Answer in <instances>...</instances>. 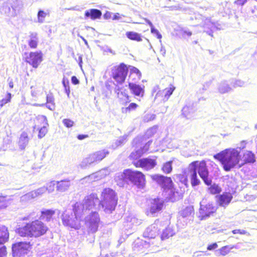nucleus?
I'll return each mask as SVG.
<instances>
[{
    "label": "nucleus",
    "instance_id": "5",
    "mask_svg": "<svg viewBox=\"0 0 257 257\" xmlns=\"http://www.w3.org/2000/svg\"><path fill=\"white\" fill-rule=\"evenodd\" d=\"M101 197L99 205L105 212L111 213L115 210L118 198L114 190L110 188H104L101 192Z\"/></svg>",
    "mask_w": 257,
    "mask_h": 257
},
{
    "label": "nucleus",
    "instance_id": "56",
    "mask_svg": "<svg viewBox=\"0 0 257 257\" xmlns=\"http://www.w3.org/2000/svg\"><path fill=\"white\" fill-rule=\"evenodd\" d=\"M183 35H187L188 37H190L192 35V32L190 31H185L183 33Z\"/></svg>",
    "mask_w": 257,
    "mask_h": 257
},
{
    "label": "nucleus",
    "instance_id": "7",
    "mask_svg": "<svg viewBox=\"0 0 257 257\" xmlns=\"http://www.w3.org/2000/svg\"><path fill=\"white\" fill-rule=\"evenodd\" d=\"M128 72V67L124 63L114 66L111 69L110 77L116 85H122L125 81Z\"/></svg>",
    "mask_w": 257,
    "mask_h": 257
},
{
    "label": "nucleus",
    "instance_id": "61",
    "mask_svg": "<svg viewBox=\"0 0 257 257\" xmlns=\"http://www.w3.org/2000/svg\"><path fill=\"white\" fill-rule=\"evenodd\" d=\"M39 126H43V125H42V124H42V121H39Z\"/></svg>",
    "mask_w": 257,
    "mask_h": 257
},
{
    "label": "nucleus",
    "instance_id": "35",
    "mask_svg": "<svg viewBox=\"0 0 257 257\" xmlns=\"http://www.w3.org/2000/svg\"><path fill=\"white\" fill-rule=\"evenodd\" d=\"M209 186L210 187L207 188V191L210 194L214 195L219 194L221 191V188L217 184H213Z\"/></svg>",
    "mask_w": 257,
    "mask_h": 257
},
{
    "label": "nucleus",
    "instance_id": "59",
    "mask_svg": "<svg viewBox=\"0 0 257 257\" xmlns=\"http://www.w3.org/2000/svg\"><path fill=\"white\" fill-rule=\"evenodd\" d=\"M147 23L149 25V26L151 27V28L154 27L153 24L150 21L147 20Z\"/></svg>",
    "mask_w": 257,
    "mask_h": 257
},
{
    "label": "nucleus",
    "instance_id": "3",
    "mask_svg": "<svg viewBox=\"0 0 257 257\" xmlns=\"http://www.w3.org/2000/svg\"><path fill=\"white\" fill-rule=\"evenodd\" d=\"M214 158L221 163L226 172L235 167L239 168L240 152L236 148L226 149L214 155Z\"/></svg>",
    "mask_w": 257,
    "mask_h": 257
},
{
    "label": "nucleus",
    "instance_id": "32",
    "mask_svg": "<svg viewBox=\"0 0 257 257\" xmlns=\"http://www.w3.org/2000/svg\"><path fill=\"white\" fill-rule=\"evenodd\" d=\"M172 161H169L164 163L162 166L161 170L165 174H170L173 170Z\"/></svg>",
    "mask_w": 257,
    "mask_h": 257
},
{
    "label": "nucleus",
    "instance_id": "46",
    "mask_svg": "<svg viewBox=\"0 0 257 257\" xmlns=\"http://www.w3.org/2000/svg\"><path fill=\"white\" fill-rule=\"evenodd\" d=\"M7 253V248L6 246L0 247V257H6Z\"/></svg>",
    "mask_w": 257,
    "mask_h": 257
},
{
    "label": "nucleus",
    "instance_id": "47",
    "mask_svg": "<svg viewBox=\"0 0 257 257\" xmlns=\"http://www.w3.org/2000/svg\"><path fill=\"white\" fill-rule=\"evenodd\" d=\"M247 2V0H235L234 2V4L237 6L242 7Z\"/></svg>",
    "mask_w": 257,
    "mask_h": 257
},
{
    "label": "nucleus",
    "instance_id": "19",
    "mask_svg": "<svg viewBox=\"0 0 257 257\" xmlns=\"http://www.w3.org/2000/svg\"><path fill=\"white\" fill-rule=\"evenodd\" d=\"M98 200L96 194L92 193L86 196L84 199V203L82 205L83 208L90 210L95 206V202Z\"/></svg>",
    "mask_w": 257,
    "mask_h": 257
},
{
    "label": "nucleus",
    "instance_id": "2",
    "mask_svg": "<svg viewBox=\"0 0 257 257\" xmlns=\"http://www.w3.org/2000/svg\"><path fill=\"white\" fill-rule=\"evenodd\" d=\"M188 171L190 173V179L192 187L197 186L200 183L197 177V173L205 184L210 185L212 183V180L209 178V173L205 161H194L192 162L189 165Z\"/></svg>",
    "mask_w": 257,
    "mask_h": 257
},
{
    "label": "nucleus",
    "instance_id": "53",
    "mask_svg": "<svg viewBox=\"0 0 257 257\" xmlns=\"http://www.w3.org/2000/svg\"><path fill=\"white\" fill-rule=\"evenodd\" d=\"M89 137L88 135L80 134L77 136V138L79 140H82Z\"/></svg>",
    "mask_w": 257,
    "mask_h": 257
},
{
    "label": "nucleus",
    "instance_id": "24",
    "mask_svg": "<svg viewBox=\"0 0 257 257\" xmlns=\"http://www.w3.org/2000/svg\"><path fill=\"white\" fill-rule=\"evenodd\" d=\"M9 238V232L5 225L0 226V245H2L7 242Z\"/></svg>",
    "mask_w": 257,
    "mask_h": 257
},
{
    "label": "nucleus",
    "instance_id": "1",
    "mask_svg": "<svg viewBox=\"0 0 257 257\" xmlns=\"http://www.w3.org/2000/svg\"><path fill=\"white\" fill-rule=\"evenodd\" d=\"M49 231L48 226L39 219L19 225L16 232L23 237L38 238L45 235Z\"/></svg>",
    "mask_w": 257,
    "mask_h": 257
},
{
    "label": "nucleus",
    "instance_id": "44",
    "mask_svg": "<svg viewBox=\"0 0 257 257\" xmlns=\"http://www.w3.org/2000/svg\"><path fill=\"white\" fill-rule=\"evenodd\" d=\"M62 84L63 86L65 88V90L66 93L68 95H69L70 92V87H69V82L67 79L63 78L62 80Z\"/></svg>",
    "mask_w": 257,
    "mask_h": 257
},
{
    "label": "nucleus",
    "instance_id": "25",
    "mask_svg": "<svg viewBox=\"0 0 257 257\" xmlns=\"http://www.w3.org/2000/svg\"><path fill=\"white\" fill-rule=\"evenodd\" d=\"M55 214V211L52 209H47L41 212L40 218L47 222L53 219V216Z\"/></svg>",
    "mask_w": 257,
    "mask_h": 257
},
{
    "label": "nucleus",
    "instance_id": "33",
    "mask_svg": "<svg viewBox=\"0 0 257 257\" xmlns=\"http://www.w3.org/2000/svg\"><path fill=\"white\" fill-rule=\"evenodd\" d=\"M194 212L193 207L192 206H187L182 209L180 212V215L185 218L190 216Z\"/></svg>",
    "mask_w": 257,
    "mask_h": 257
},
{
    "label": "nucleus",
    "instance_id": "39",
    "mask_svg": "<svg viewBox=\"0 0 257 257\" xmlns=\"http://www.w3.org/2000/svg\"><path fill=\"white\" fill-rule=\"evenodd\" d=\"M139 105L134 102L131 103L129 105L122 109V112L124 113H130L131 111L136 110Z\"/></svg>",
    "mask_w": 257,
    "mask_h": 257
},
{
    "label": "nucleus",
    "instance_id": "37",
    "mask_svg": "<svg viewBox=\"0 0 257 257\" xmlns=\"http://www.w3.org/2000/svg\"><path fill=\"white\" fill-rule=\"evenodd\" d=\"M99 219L90 221L89 222V226H88V230L89 232L90 233H94L98 230V223H99Z\"/></svg>",
    "mask_w": 257,
    "mask_h": 257
},
{
    "label": "nucleus",
    "instance_id": "51",
    "mask_svg": "<svg viewBox=\"0 0 257 257\" xmlns=\"http://www.w3.org/2000/svg\"><path fill=\"white\" fill-rule=\"evenodd\" d=\"M151 31L152 33L156 34L158 38L161 39L162 38V36L159 33V31L155 29L154 27L151 28Z\"/></svg>",
    "mask_w": 257,
    "mask_h": 257
},
{
    "label": "nucleus",
    "instance_id": "60",
    "mask_svg": "<svg viewBox=\"0 0 257 257\" xmlns=\"http://www.w3.org/2000/svg\"><path fill=\"white\" fill-rule=\"evenodd\" d=\"M141 143V141L140 140H138L136 142V145H139Z\"/></svg>",
    "mask_w": 257,
    "mask_h": 257
},
{
    "label": "nucleus",
    "instance_id": "15",
    "mask_svg": "<svg viewBox=\"0 0 257 257\" xmlns=\"http://www.w3.org/2000/svg\"><path fill=\"white\" fill-rule=\"evenodd\" d=\"M175 89V87L171 84L169 87L159 90L156 94L155 99L160 102H165L168 100Z\"/></svg>",
    "mask_w": 257,
    "mask_h": 257
},
{
    "label": "nucleus",
    "instance_id": "55",
    "mask_svg": "<svg viewBox=\"0 0 257 257\" xmlns=\"http://www.w3.org/2000/svg\"><path fill=\"white\" fill-rule=\"evenodd\" d=\"M120 18L119 14L118 13L115 14L112 18L113 20H118Z\"/></svg>",
    "mask_w": 257,
    "mask_h": 257
},
{
    "label": "nucleus",
    "instance_id": "20",
    "mask_svg": "<svg viewBox=\"0 0 257 257\" xmlns=\"http://www.w3.org/2000/svg\"><path fill=\"white\" fill-rule=\"evenodd\" d=\"M232 199L231 193L224 192L217 196V203L219 206L225 207L230 203Z\"/></svg>",
    "mask_w": 257,
    "mask_h": 257
},
{
    "label": "nucleus",
    "instance_id": "26",
    "mask_svg": "<svg viewBox=\"0 0 257 257\" xmlns=\"http://www.w3.org/2000/svg\"><path fill=\"white\" fill-rule=\"evenodd\" d=\"M97 163L104 159L109 154V152L106 149L99 150L92 153Z\"/></svg>",
    "mask_w": 257,
    "mask_h": 257
},
{
    "label": "nucleus",
    "instance_id": "41",
    "mask_svg": "<svg viewBox=\"0 0 257 257\" xmlns=\"http://www.w3.org/2000/svg\"><path fill=\"white\" fill-rule=\"evenodd\" d=\"M12 95L10 92H8L6 94V97L5 98H3L0 101V107H2L6 104L10 102L11 100Z\"/></svg>",
    "mask_w": 257,
    "mask_h": 257
},
{
    "label": "nucleus",
    "instance_id": "52",
    "mask_svg": "<svg viewBox=\"0 0 257 257\" xmlns=\"http://www.w3.org/2000/svg\"><path fill=\"white\" fill-rule=\"evenodd\" d=\"M71 81L73 84L76 85L79 84V81L75 76H73L71 77Z\"/></svg>",
    "mask_w": 257,
    "mask_h": 257
},
{
    "label": "nucleus",
    "instance_id": "18",
    "mask_svg": "<svg viewBox=\"0 0 257 257\" xmlns=\"http://www.w3.org/2000/svg\"><path fill=\"white\" fill-rule=\"evenodd\" d=\"M128 87L131 93L135 96L143 97L145 93V86L137 84L135 82H130Z\"/></svg>",
    "mask_w": 257,
    "mask_h": 257
},
{
    "label": "nucleus",
    "instance_id": "57",
    "mask_svg": "<svg viewBox=\"0 0 257 257\" xmlns=\"http://www.w3.org/2000/svg\"><path fill=\"white\" fill-rule=\"evenodd\" d=\"M110 15H111V14L110 13H106L105 14H104V17L106 18V19H108L110 18Z\"/></svg>",
    "mask_w": 257,
    "mask_h": 257
},
{
    "label": "nucleus",
    "instance_id": "54",
    "mask_svg": "<svg viewBox=\"0 0 257 257\" xmlns=\"http://www.w3.org/2000/svg\"><path fill=\"white\" fill-rule=\"evenodd\" d=\"M8 81L9 82V86L10 88H13L14 87V82L12 79L8 78Z\"/></svg>",
    "mask_w": 257,
    "mask_h": 257
},
{
    "label": "nucleus",
    "instance_id": "31",
    "mask_svg": "<svg viewBox=\"0 0 257 257\" xmlns=\"http://www.w3.org/2000/svg\"><path fill=\"white\" fill-rule=\"evenodd\" d=\"M82 205L76 202L73 205V211L74 213V215H76L78 218H80L81 217V215L83 213V211L84 208H82Z\"/></svg>",
    "mask_w": 257,
    "mask_h": 257
},
{
    "label": "nucleus",
    "instance_id": "40",
    "mask_svg": "<svg viewBox=\"0 0 257 257\" xmlns=\"http://www.w3.org/2000/svg\"><path fill=\"white\" fill-rule=\"evenodd\" d=\"M84 163H85L86 165L97 164L92 153L89 154L88 156L84 159Z\"/></svg>",
    "mask_w": 257,
    "mask_h": 257
},
{
    "label": "nucleus",
    "instance_id": "64",
    "mask_svg": "<svg viewBox=\"0 0 257 257\" xmlns=\"http://www.w3.org/2000/svg\"><path fill=\"white\" fill-rule=\"evenodd\" d=\"M128 97H129L128 95H126L127 98H128Z\"/></svg>",
    "mask_w": 257,
    "mask_h": 257
},
{
    "label": "nucleus",
    "instance_id": "58",
    "mask_svg": "<svg viewBox=\"0 0 257 257\" xmlns=\"http://www.w3.org/2000/svg\"><path fill=\"white\" fill-rule=\"evenodd\" d=\"M241 144L243 145V146H242V148H244L245 147V145L246 144V141H242L241 142Z\"/></svg>",
    "mask_w": 257,
    "mask_h": 257
},
{
    "label": "nucleus",
    "instance_id": "49",
    "mask_svg": "<svg viewBox=\"0 0 257 257\" xmlns=\"http://www.w3.org/2000/svg\"><path fill=\"white\" fill-rule=\"evenodd\" d=\"M218 244L216 242H214L210 244H208L207 247V249L208 250H212L216 249L218 247Z\"/></svg>",
    "mask_w": 257,
    "mask_h": 257
},
{
    "label": "nucleus",
    "instance_id": "38",
    "mask_svg": "<svg viewBox=\"0 0 257 257\" xmlns=\"http://www.w3.org/2000/svg\"><path fill=\"white\" fill-rule=\"evenodd\" d=\"M234 247V245H229L223 246L219 249V253L222 256H225L230 252V250L233 249Z\"/></svg>",
    "mask_w": 257,
    "mask_h": 257
},
{
    "label": "nucleus",
    "instance_id": "21",
    "mask_svg": "<svg viewBox=\"0 0 257 257\" xmlns=\"http://www.w3.org/2000/svg\"><path fill=\"white\" fill-rule=\"evenodd\" d=\"M159 229L157 225L151 224L144 232V236L148 238H154L159 234Z\"/></svg>",
    "mask_w": 257,
    "mask_h": 257
},
{
    "label": "nucleus",
    "instance_id": "50",
    "mask_svg": "<svg viewBox=\"0 0 257 257\" xmlns=\"http://www.w3.org/2000/svg\"><path fill=\"white\" fill-rule=\"evenodd\" d=\"M191 108L189 106H184L182 109V114L186 116V115L190 112Z\"/></svg>",
    "mask_w": 257,
    "mask_h": 257
},
{
    "label": "nucleus",
    "instance_id": "13",
    "mask_svg": "<svg viewBox=\"0 0 257 257\" xmlns=\"http://www.w3.org/2000/svg\"><path fill=\"white\" fill-rule=\"evenodd\" d=\"M217 210L213 202H208L205 205H201L200 208V219H205L213 215Z\"/></svg>",
    "mask_w": 257,
    "mask_h": 257
},
{
    "label": "nucleus",
    "instance_id": "30",
    "mask_svg": "<svg viewBox=\"0 0 257 257\" xmlns=\"http://www.w3.org/2000/svg\"><path fill=\"white\" fill-rule=\"evenodd\" d=\"M125 35L126 37L131 40L137 42H141L142 41L141 35L137 32L128 31L125 33Z\"/></svg>",
    "mask_w": 257,
    "mask_h": 257
},
{
    "label": "nucleus",
    "instance_id": "62",
    "mask_svg": "<svg viewBox=\"0 0 257 257\" xmlns=\"http://www.w3.org/2000/svg\"><path fill=\"white\" fill-rule=\"evenodd\" d=\"M252 12L253 14H255L256 12H257V9L255 10H252ZM255 15H256V14H255Z\"/></svg>",
    "mask_w": 257,
    "mask_h": 257
},
{
    "label": "nucleus",
    "instance_id": "36",
    "mask_svg": "<svg viewBox=\"0 0 257 257\" xmlns=\"http://www.w3.org/2000/svg\"><path fill=\"white\" fill-rule=\"evenodd\" d=\"M46 100L47 107L50 110H54L55 109V105L54 97L52 93L47 95Z\"/></svg>",
    "mask_w": 257,
    "mask_h": 257
},
{
    "label": "nucleus",
    "instance_id": "6",
    "mask_svg": "<svg viewBox=\"0 0 257 257\" xmlns=\"http://www.w3.org/2000/svg\"><path fill=\"white\" fill-rule=\"evenodd\" d=\"M123 180L130 182L139 189H144L146 185L145 175L141 171L126 169L122 172Z\"/></svg>",
    "mask_w": 257,
    "mask_h": 257
},
{
    "label": "nucleus",
    "instance_id": "8",
    "mask_svg": "<svg viewBox=\"0 0 257 257\" xmlns=\"http://www.w3.org/2000/svg\"><path fill=\"white\" fill-rule=\"evenodd\" d=\"M151 178L160 186L164 192L174 188V184L170 177L159 174H154L151 175Z\"/></svg>",
    "mask_w": 257,
    "mask_h": 257
},
{
    "label": "nucleus",
    "instance_id": "11",
    "mask_svg": "<svg viewBox=\"0 0 257 257\" xmlns=\"http://www.w3.org/2000/svg\"><path fill=\"white\" fill-rule=\"evenodd\" d=\"M43 53L41 51L31 52L25 57V61L31 65L34 68H37L43 61Z\"/></svg>",
    "mask_w": 257,
    "mask_h": 257
},
{
    "label": "nucleus",
    "instance_id": "22",
    "mask_svg": "<svg viewBox=\"0 0 257 257\" xmlns=\"http://www.w3.org/2000/svg\"><path fill=\"white\" fill-rule=\"evenodd\" d=\"M39 37L38 35L35 32H31L28 37L27 43L29 48L31 49H36L37 48L39 45Z\"/></svg>",
    "mask_w": 257,
    "mask_h": 257
},
{
    "label": "nucleus",
    "instance_id": "12",
    "mask_svg": "<svg viewBox=\"0 0 257 257\" xmlns=\"http://www.w3.org/2000/svg\"><path fill=\"white\" fill-rule=\"evenodd\" d=\"M55 188V183L54 181H51L47 184L46 187H42L37 189V190H33L26 194L28 198H34L40 195L43 194L46 190L48 192H53Z\"/></svg>",
    "mask_w": 257,
    "mask_h": 257
},
{
    "label": "nucleus",
    "instance_id": "45",
    "mask_svg": "<svg viewBox=\"0 0 257 257\" xmlns=\"http://www.w3.org/2000/svg\"><path fill=\"white\" fill-rule=\"evenodd\" d=\"M64 125L68 128L72 127L74 125V122L73 120L68 118H65L62 120Z\"/></svg>",
    "mask_w": 257,
    "mask_h": 257
},
{
    "label": "nucleus",
    "instance_id": "16",
    "mask_svg": "<svg viewBox=\"0 0 257 257\" xmlns=\"http://www.w3.org/2000/svg\"><path fill=\"white\" fill-rule=\"evenodd\" d=\"M239 160V168H240L245 164L254 163L255 155L250 151H245L242 155L240 154Z\"/></svg>",
    "mask_w": 257,
    "mask_h": 257
},
{
    "label": "nucleus",
    "instance_id": "27",
    "mask_svg": "<svg viewBox=\"0 0 257 257\" xmlns=\"http://www.w3.org/2000/svg\"><path fill=\"white\" fill-rule=\"evenodd\" d=\"M130 77L133 81L136 82L141 79L142 73L137 68L132 67L130 69Z\"/></svg>",
    "mask_w": 257,
    "mask_h": 257
},
{
    "label": "nucleus",
    "instance_id": "48",
    "mask_svg": "<svg viewBox=\"0 0 257 257\" xmlns=\"http://www.w3.org/2000/svg\"><path fill=\"white\" fill-rule=\"evenodd\" d=\"M232 233L234 234H247V231L243 229H234L232 231Z\"/></svg>",
    "mask_w": 257,
    "mask_h": 257
},
{
    "label": "nucleus",
    "instance_id": "23",
    "mask_svg": "<svg viewBox=\"0 0 257 257\" xmlns=\"http://www.w3.org/2000/svg\"><path fill=\"white\" fill-rule=\"evenodd\" d=\"M101 15V12L95 9H91L88 11H86L84 14V16L86 18H90L92 20L100 18Z\"/></svg>",
    "mask_w": 257,
    "mask_h": 257
},
{
    "label": "nucleus",
    "instance_id": "9",
    "mask_svg": "<svg viewBox=\"0 0 257 257\" xmlns=\"http://www.w3.org/2000/svg\"><path fill=\"white\" fill-rule=\"evenodd\" d=\"M32 247L29 241H19L12 244V250L13 257H22L27 254Z\"/></svg>",
    "mask_w": 257,
    "mask_h": 257
},
{
    "label": "nucleus",
    "instance_id": "63",
    "mask_svg": "<svg viewBox=\"0 0 257 257\" xmlns=\"http://www.w3.org/2000/svg\"><path fill=\"white\" fill-rule=\"evenodd\" d=\"M27 219H28V218H27V217H24V218H22V220H27Z\"/></svg>",
    "mask_w": 257,
    "mask_h": 257
},
{
    "label": "nucleus",
    "instance_id": "43",
    "mask_svg": "<svg viewBox=\"0 0 257 257\" xmlns=\"http://www.w3.org/2000/svg\"><path fill=\"white\" fill-rule=\"evenodd\" d=\"M8 204V200L6 196H0V209L6 208Z\"/></svg>",
    "mask_w": 257,
    "mask_h": 257
},
{
    "label": "nucleus",
    "instance_id": "10",
    "mask_svg": "<svg viewBox=\"0 0 257 257\" xmlns=\"http://www.w3.org/2000/svg\"><path fill=\"white\" fill-rule=\"evenodd\" d=\"M81 219L78 218L73 214L63 213L62 215L63 224L67 227L78 229L81 226Z\"/></svg>",
    "mask_w": 257,
    "mask_h": 257
},
{
    "label": "nucleus",
    "instance_id": "28",
    "mask_svg": "<svg viewBox=\"0 0 257 257\" xmlns=\"http://www.w3.org/2000/svg\"><path fill=\"white\" fill-rule=\"evenodd\" d=\"M57 185V190L59 192H64L69 188L70 183L69 180H64L58 181Z\"/></svg>",
    "mask_w": 257,
    "mask_h": 257
},
{
    "label": "nucleus",
    "instance_id": "29",
    "mask_svg": "<svg viewBox=\"0 0 257 257\" xmlns=\"http://www.w3.org/2000/svg\"><path fill=\"white\" fill-rule=\"evenodd\" d=\"M29 142V137L27 133L23 132L21 135L18 144L22 149H24Z\"/></svg>",
    "mask_w": 257,
    "mask_h": 257
},
{
    "label": "nucleus",
    "instance_id": "42",
    "mask_svg": "<svg viewBox=\"0 0 257 257\" xmlns=\"http://www.w3.org/2000/svg\"><path fill=\"white\" fill-rule=\"evenodd\" d=\"M49 13H47L43 10H40L38 13V19L39 23H43L44 19L47 16Z\"/></svg>",
    "mask_w": 257,
    "mask_h": 257
},
{
    "label": "nucleus",
    "instance_id": "17",
    "mask_svg": "<svg viewBox=\"0 0 257 257\" xmlns=\"http://www.w3.org/2000/svg\"><path fill=\"white\" fill-rule=\"evenodd\" d=\"M42 121L43 126L41 127V128L39 130V134H38V137L40 139H41L43 138L45 135L47 133V129L46 127V125L47 124V118L44 115H39L37 116L35 118V127L38 126L39 127V121Z\"/></svg>",
    "mask_w": 257,
    "mask_h": 257
},
{
    "label": "nucleus",
    "instance_id": "34",
    "mask_svg": "<svg viewBox=\"0 0 257 257\" xmlns=\"http://www.w3.org/2000/svg\"><path fill=\"white\" fill-rule=\"evenodd\" d=\"M170 190V192L167 196V199L168 201L174 202L176 201L179 197V193L178 191L175 190L174 188Z\"/></svg>",
    "mask_w": 257,
    "mask_h": 257
},
{
    "label": "nucleus",
    "instance_id": "14",
    "mask_svg": "<svg viewBox=\"0 0 257 257\" xmlns=\"http://www.w3.org/2000/svg\"><path fill=\"white\" fill-rule=\"evenodd\" d=\"M164 206V201L160 198H155L150 201V207L147 211L148 214L154 215L160 212Z\"/></svg>",
    "mask_w": 257,
    "mask_h": 257
},
{
    "label": "nucleus",
    "instance_id": "4",
    "mask_svg": "<svg viewBox=\"0 0 257 257\" xmlns=\"http://www.w3.org/2000/svg\"><path fill=\"white\" fill-rule=\"evenodd\" d=\"M149 150V145L146 144L140 150L132 152L129 156V158L132 160L133 165L136 168H142L148 171L154 168L157 165V156L153 157H147L140 159L144 154L147 153Z\"/></svg>",
    "mask_w": 257,
    "mask_h": 257
}]
</instances>
